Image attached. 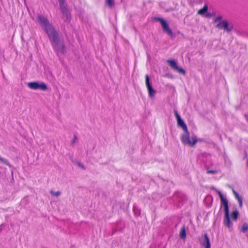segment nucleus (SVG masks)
<instances>
[{
	"instance_id": "19",
	"label": "nucleus",
	"mask_w": 248,
	"mask_h": 248,
	"mask_svg": "<svg viewBox=\"0 0 248 248\" xmlns=\"http://www.w3.org/2000/svg\"><path fill=\"white\" fill-rule=\"evenodd\" d=\"M248 230V225L247 223H244L243 225L242 228V232H247Z\"/></svg>"
},
{
	"instance_id": "8",
	"label": "nucleus",
	"mask_w": 248,
	"mask_h": 248,
	"mask_svg": "<svg viewBox=\"0 0 248 248\" xmlns=\"http://www.w3.org/2000/svg\"><path fill=\"white\" fill-rule=\"evenodd\" d=\"M145 84L148 89L149 95L151 97H154L155 95L156 91L152 88L151 83L150 82V79L148 75L145 76Z\"/></svg>"
},
{
	"instance_id": "20",
	"label": "nucleus",
	"mask_w": 248,
	"mask_h": 248,
	"mask_svg": "<svg viewBox=\"0 0 248 248\" xmlns=\"http://www.w3.org/2000/svg\"><path fill=\"white\" fill-rule=\"evenodd\" d=\"M0 160L3 163H4L5 165L9 166V167H11V165L9 163V161L6 160V159H5L4 158H1V157H0Z\"/></svg>"
},
{
	"instance_id": "17",
	"label": "nucleus",
	"mask_w": 248,
	"mask_h": 248,
	"mask_svg": "<svg viewBox=\"0 0 248 248\" xmlns=\"http://www.w3.org/2000/svg\"><path fill=\"white\" fill-rule=\"evenodd\" d=\"M238 215V212L237 210L233 211L231 215V217L232 219L236 220Z\"/></svg>"
},
{
	"instance_id": "22",
	"label": "nucleus",
	"mask_w": 248,
	"mask_h": 248,
	"mask_svg": "<svg viewBox=\"0 0 248 248\" xmlns=\"http://www.w3.org/2000/svg\"><path fill=\"white\" fill-rule=\"evenodd\" d=\"M208 173H211V174H216L217 173V171L216 170H210L207 171Z\"/></svg>"
},
{
	"instance_id": "4",
	"label": "nucleus",
	"mask_w": 248,
	"mask_h": 248,
	"mask_svg": "<svg viewBox=\"0 0 248 248\" xmlns=\"http://www.w3.org/2000/svg\"><path fill=\"white\" fill-rule=\"evenodd\" d=\"M181 139L183 144L190 146H193L197 141L196 136H192L190 138L187 129V131H184V133L182 135Z\"/></svg>"
},
{
	"instance_id": "10",
	"label": "nucleus",
	"mask_w": 248,
	"mask_h": 248,
	"mask_svg": "<svg viewBox=\"0 0 248 248\" xmlns=\"http://www.w3.org/2000/svg\"><path fill=\"white\" fill-rule=\"evenodd\" d=\"M217 27L219 29H223L226 31L228 32H231L233 28L232 26L229 25L228 22L226 20H223L220 22L217 25Z\"/></svg>"
},
{
	"instance_id": "12",
	"label": "nucleus",
	"mask_w": 248,
	"mask_h": 248,
	"mask_svg": "<svg viewBox=\"0 0 248 248\" xmlns=\"http://www.w3.org/2000/svg\"><path fill=\"white\" fill-rule=\"evenodd\" d=\"M199 240L201 244L205 248H211L209 238L207 233H205L202 236Z\"/></svg>"
},
{
	"instance_id": "16",
	"label": "nucleus",
	"mask_w": 248,
	"mask_h": 248,
	"mask_svg": "<svg viewBox=\"0 0 248 248\" xmlns=\"http://www.w3.org/2000/svg\"><path fill=\"white\" fill-rule=\"evenodd\" d=\"M235 198L238 200L240 207L242 206V199L239 196V194L234 190L233 191Z\"/></svg>"
},
{
	"instance_id": "13",
	"label": "nucleus",
	"mask_w": 248,
	"mask_h": 248,
	"mask_svg": "<svg viewBox=\"0 0 248 248\" xmlns=\"http://www.w3.org/2000/svg\"><path fill=\"white\" fill-rule=\"evenodd\" d=\"M208 8V5L207 4L204 5V6H203V7L202 9H200L198 11V14L199 15H200L202 16L204 15L205 13L207 11Z\"/></svg>"
},
{
	"instance_id": "23",
	"label": "nucleus",
	"mask_w": 248,
	"mask_h": 248,
	"mask_svg": "<svg viewBox=\"0 0 248 248\" xmlns=\"http://www.w3.org/2000/svg\"><path fill=\"white\" fill-rule=\"evenodd\" d=\"M77 140V137L76 136H74L73 139L71 141V144L73 145Z\"/></svg>"
},
{
	"instance_id": "21",
	"label": "nucleus",
	"mask_w": 248,
	"mask_h": 248,
	"mask_svg": "<svg viewBox=\"0 0 248 248\" xmlns=\"http://www.w3.org/2000/svg\"><path fill=\"white\" fill-rule=\"evenodd\" d=\"M222 19V16H217L215 19L214 20V22H219L220 21H221Z\"/></svg>"
},
{
	"instance_id": "1",
	"label": "nucleus",
	"mask_w": 248,
	"mask_h": 248,
	"mask_svg": "<svg viewBox=\"0 0 248 248\" xmlns=\"http://www.w3.org/2000/svg\"><path fill=\"white\" fill-rule=\"evenodd\" d=\"M215 191L219 195L221 201L222 203V206L224 207V211H225V216L224 218V224L225 226H226L228 228L230 229L232 226V223L230 220V217H229V210L228 206V200L226 198H224L223 194L221 192L215 188Z\"/></svg>"
},
{
	"instance_id": "24",
	"label": "nucleus",
	"mask_w": 248,
	"mask_h": 248,
	"mask_svg": "<svg viewBox=\"0 0 248 248\" xmlns=\"http://www.w3.org/2000/svg\"><path fill=\"white\" fill-rule=\"evenodd\" d=\"M245 116L247 120L248 121V113L246 114Z\"/></svg>"
},
{
	"instance_id": "2",
	"label": "nucleus",
	"mask_w": 248,
	"mask_h": 248,
	"mask_svg": "<svg viewBox=\"0 0 248 248\" xmlns=\"http://www.w3.org/2000/svg\"><path fill=\"white\" fill-rule=\"evenodd\" d=\"M37 20L41 27L46 31L48 37L57 32L47 18L43 16L38 15L37 16Z\"/></svg>"
},
{
	"instance_id": "9",
	"label": "nucleus",
	"mask_w": 248,
	"mask_h": 248,
	"mask_svg": "<svg viewBox=\"0 0 248 248\" xmlns=\"http://www.w3.org/2000/svg\"><path fill=\"white\" fill-rule=\"evenodd\" d=\"M157 20L160 22L163 31L167 33L169 35L172 36L173 34L172 32L166 21L161 18H158Z\"/></svg>"
},
{
	"instance_id": "25",
	"label": "nucleus",
	"mask_w": 248,
	"mask_h": 248,
	"mask_svg": "<svg viewBox=\"0 0 248 248\" xmlns=\"http://www.w3.org/2000/svg\"><path fill=\"white\" fill-rule=\"evenodd\" d=\"M205 16L207 17H210V15L209 14H208V15H206Z\"/></svg>"
},
{
	"instance_id": "18",
	"label": "nucleus",
	"mask_w": 248,
	"mask_h": 248,
	"mask_svg": "<svg viewBox=\"0 0 248 248\" xmlns=\"http://www.w3.org/2000/svg\"><path fill=\"white\" fill-rule=\"evenodd\" d=\"M50 193L52 195H53V196H56L57 197H59L61 194V192L60 191H59L55 192V191H54L53 190H51L50 191Z\"/></svg>"
},
{
	"instance_id": "11",
	"label": "nucleus",
	"mask_w": 248,
	"mask_h": 248,
	"mask_svg": "<svg viewBox=\"0 0 248 248\" xmlns=\"http://www.w3.org/2000/svg\"><path fill=\"white\" fill-rule=\"evenodd\" d=\"M174 113L176 117L177 122V124L179 126L181 127L184 131H187V126L181 119L180 115L178 114L177 111L176 109L174 110Z\"/></svg>"
},
{
	"instance_id": "5",
	"label": "nucleus",
	"mask_w": 248,
	"mask_h": 248,
	"mask_svg": "<svg viewBox=\"0 0 248 248\" xmlns=\"http://www.w3.org/2000/svg\"><path fill=\"white\" fill-rule=\"evenodd\" d=\"M28 86L31 89L46 91L47 89L46 85L44 82H31L28 83Z\"/></svg>"
},
{
	"instance_id": "6",
	"label": "nucleus",
	"mask_w": 248,
	"mask_h": 248,
	"mask_svg": "<svg viewBox=\"0 0 248 248\" xmlns=\"http://www.w3.org/2000/svg\"><path fill=\"white\" fill-rule=\"evenodd\" d=\"M58 1L61 12L64 16V20L67 21L69 20L70 19V16L67 8L66 5L64 3V0H58Z\"/></svg>"
},
{
	"instance_id": "3",
	"label": "nucleus",
	"mask_w": 248,
	"mask_h": 248,
	"mask_svg": "<svg viewBox=\"0 0 248 248\" xmlns=\"http://www.w3.org/2000/svg\"><path fill=\"white\" fill-rule=\"evenodd\" d=\"M52 46L55 51L58 53L64 54L65 51V46L63 42L59 40V34L57 32H55L49 37Z\"/></svg>"
},
{
	"instance_id": "7",
	"label": "nucleus",
	"mask_w": 248,
	"mask_h": 248,
	"mask_svg": "<svg viewBox=\"0 0 248 248\" xmlns=\"http://www.w3.org/2000/svg\"><path fill=\"white\" fill-rule=\"evenodd\" d=\"M167 62L169 64V65L174 70L177 71L179 73L185 75L186 74V71L181 68L178 67L177 62L175 60H168Z\"/></svg>"
},
{
	"instance_id": "15",
	"label": "nucleus",
	"mask_w": 248,
	"mask_h": 248,
	"mask_svg": "<svg viewBox=\"0 0 248 248\" xmlns=\"http://www.w3.org/2000/svg\"><path fill=\"white\" fill-rule=\"evenodd\" d=\"M105 3L110 8H112L115 4L114 0H105Z\"/></svg>"
},
{
	"instance_id": "14",
	"label": "nucleus",
	"mask_w": 248,
	"mask_h": 248,
	"mask_svg": "<svg viewBox=\"0 0 248 248\" xmlns=\"http://www.w3.org/2000/svg\"><path fill=\"white\" fill-rule=\"evenodd\" d=\"M180 237L184 240L186 238V232L185 226L182 227L180 230Z\"/></svg>"
}]
</instances>
